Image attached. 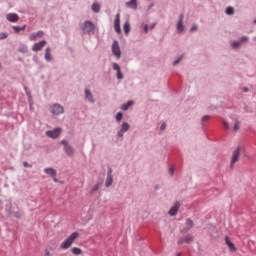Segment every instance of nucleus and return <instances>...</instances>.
Here are the masks:
<instances>
[{
	"instance_id": "864d4df0",
	"label": "nucleus",
	"mask_w": 256,
	"mask_h": 256,
	"mask_svg": "<svg viewBox=\"0 0 256 256\" xmlns=\"http://www.w3.org/2000/svg\"><path fill=\"white\" fill-rule=\"evenodd\" d=\"M154 27H155V24H152V25H151V29H154Z\"/></svg>"
},
{
	"instance_id": "5fc2aeb1",
	"label": "nucleus",
	"mask_w": 256,
	"mask_h": 256,
	"mask_svg": "<svg viewBox=\"0 0 256 256\" xmlns=\"http://www.w3.org/2000/svg\"><path fill=\"white\" fill-rule=\"evenodd\" d=\"M178 256H181V254H178Z\"/></svg>"
},
{
	"instance_id": "49530a36",
	"label": "nucleus",
	"mask_w": 256,
	"mask_h": 256,
	"mask_svg": "<svg viewBox=\"0 0 256 256\" xmlns=\"http://www.w3.org/2000/svg\"><path fill=\"white\" fill-rule=\"evenodd\" d=\"M123 133H125V132H123V130H120V131L118 132V137H123Z\"/></svg>"
},
{
	"instance_id": "c756f323",
	"label": "nucleus",
	"mask_w": 256,
	"mask_h": 256,
	"mask_svg": "<svg viewBox=\"0 0 256 256\" xmlns=\"http://www.w3.org/2000/svg\"><path fill=\"white\" fill-rule=\"evenodd\" d=\"M13 29L14 31H16V33H19V31H25V26H23L22 28L19 26H14Z\"/></svg>"
},
{
	"instance_id": "79ce46f5",
	"label": "nucleus",
	"mask_w": 256,
	"mask_h": 256,
	"mask_svg": "<svg viewBox=\"0 0 256 256\" xmlns=\"http://www.w3.org/2000/svg\"><path fill=\"white\" fill-rule=\"evenodd\" d=\"M45 256H51V252L49 251V249H45Z\"/></svg>"
},
{
	"instance_id": "c9c22d12",
	"label": "nucleus",
	"mask_w": 256,
	"mask_h": 256,
	"mask_svg": "<svg viewBox=\"0 0 256 256\" xmlns=\"http://www.w3.org/2000/svg\"><path fill=\"white\" fill-rule=\"evenodd\" d=\"M8 34L7 33H0V41H3V39H7Z\"/></svg>"
},
{
	"instance_id": "3c124183",
	"label": "nucleus",
	"mask_w": 256,
	"mask_h": 256,
	"mask_svg": "<svg viewBox=\"0 0 256 256\" xmlns=\"http://www.w3.org/2000/svg\"><path fill=\"white\" fill-rule=\"evenodd\" d=\"M244 92L248 93L249 92V88H244Z\"/></svg>"
},
{
	"instance_id": "ddd939ff",
	"label": "nucleus",
	"mask_w": 256,
	"mask_h": 256,
	"mask_svg": "<svg viewBox=\"0 0 256 256\" xmlns=\"http://www.w3.org/2000/svg\"><path fill=\"white\" fill-rule=\"evenodd\" d=\"M193 227V220L187 219L186 220V228L182 229V233H187L191 231V228Z\"/></svg>"
},
{
	"instance_id": "6ab92c4d",
	"label": "nucleus",
	"mask_w": 256,
	"mask_h": 256,
	"mask_svg": "<svg viewBox=\"0 0 256 256\" xmlns=\"http://www.w3.org/2000/svg\"><path fill=\"white\" fill-rule=\"evenodd\" d=\"M177 31L178 33H183V31H185V26L183 25V22H181V20L177 23Z\"/></svg>"
},
{
	"instance_id": "09e8293b",
	"label": "nucleus",
	"mask_w": 256,
	"mask_h": 256,
	"mask_svg": "<svg viewBox=\"0 0 256 256\" xmlns=\"http://www.w3.org/2000/svg\"><path fill=\"white\" fill-rule=\"evenodd\" d=\"M23 165H24V167H31V165H29V163H27V162H23Z\"/></svg>"
},
{
	"instance_id": "2f4dec72",
	"label": "nucleus",
	"mask_w": 256,
	"mask_h": 256,
	"mask_svg": "<svg viewBox=\"0 0 256 256\" xmlns=\"http://www.w3.org/2000/svg\"><path fill=\"white\" fill-rule=\"evenodd\" d=\"M231 46H232L234 49H237V47H241V42H240V41H238V42H233V43L231 44Z\"/></svg>"
},
{
	"instance_id": "603ef678",
	"label": "nucleus",
	"mask_w": 256,
	"mask_h": 256,
	"mask_svg": "<svg viewBox=\"0 0 256 256\" xmlns=\"http://www.w3.org/2000/svg\"><path fill=\"white\" fill-rule=\"evenodd\" d=\"M53 178V181H55V183H57V177H52Z\"/></svg>"
},
{
	"instance_id": "4c0bfd02",
	"label": "nucleus",
	"mask_w": 256,
	"mask_h": 256,
	"mask_svg": "<svg viewBox=\"0 0 256 256\" xmlns=\"http://www.w3.org/2000/svg\"><path fill=\"white\" fill-rule=\"evenodd\" d=\"M43 35H44L43 31H38V32L36 33V37H37L38 39H40V37H43Z\"/></svg>"
},
{
	"instance_id": "423d86ee",
	"label": "nucleus",
	"mask_w": 256,
	"mask_h": 256,
	"mask_svg": "<svg viewBox=\"0 0 256 256\" xmlns=\"http://www.w3.org/2000/svg\"><path fill=\"white\" fill-rule=\"evenodd\" d=\"M47 137H50V139H57L59 135H61V128H56L54 130H48L46 132Z\"/></svg>"
},
{
	"instance_id": "a878e982",
	"label": "nucleus",
	"mask_w": 256,
	"mask_h": 256,
	"mask_svg": "<svg viewBox=\"0 0 256 256\" xmlns=\"http://www.w3.org/2000/svg\"><path fill=\"white\" fill-rule=\"evenodd\" d=\"M99 187H100V184H97V185L93 186L90 190V195H93L94 193H97V191H99Z\"/></svg>"
},
{
	"instance_id": "9d476101",
	"label": "nucleus",
	"mask_w": 256,
	"mask_h": 256,
	"mask_svg": "<svg viewBox=\"0 0 256 256\" xmlns=\"http://www.w3.org/2000/svg\"><path fill=\"white\" fill-rule=\"evenodd\" d=\"M6 19L10 21V23H17L19 21V15L15 13L7 14Z\"/></svg>"
},
{
	"instance_id": "2eb2a0df",
	"label": "nucleus",
	"mask_w": 256,
	"mask_h": 256,
	"mask_svg": "<svg viewBox=\"0 0 256 256\" xmlns=\"http://www.w3.org/2000/svg\"><path fill=\"white\" fill-rule=\"evenodd\" d=\"M85 99H87V101H90V103L95 102V99L93 98V94L91 93V91L89 89L85 90Z\"/></svg>"
},
{
	"instance_id": "72a5a7b5",
	"label": "nucleus",
	"mask_w": 256,
	"mask_h": 256,
	"mask_svg": "<svg viewBox=\"0 0 256 256\" xmlns=\"http://www.w3.org/2000/svg\"><path fill=\"white\" fill-rule=\"evenodd\" d=\"M121 119H123V113L118 112V113L116 114V121H121Z\"/></svg>"
},
{
	"instance_id": "dca6fc26",
	"label": "nucleus",
	"mask_w": 256,
	"mask_h": 256,
	"mask_svg": "<svg viewBox=\"0 0 256 256\" xmlns=\"http://www.w3.org/2000/svg\"><path fill=\"white\" fill-rule=\"evenodd\" d=\"M105 185L106 187H111V185H113V175H111V171L108 172Z\"/></svg>"
},
{
	"instance_id": "e433bc0d",
	"label": "nucleus",
	"mask_w": 256,
	"mask_h": 256,
	"mask_svg": "<svg viewBox=\"0 0 256 256\" xmlns=\"http://www.w3.org/2000/svg\"><path fill=\"white\" fill-rule=\"evenodd\" d=\"M181 59H183V55L180 56L177 60H175V61L173 62V65H178V63L181 62Z\"/></svg>"
},
{
	"instance_id": "0eeeda50",
	"label": "nucleus",
	"mask_w": 256,
	"mask_h": 256,
	"mask_svg": "<svg viewBox=\"0 0 256 256\" xmlns=\"http://www.w3.org/2000/svg\"><path fill=\"white\" fill-rule=\"evenodd\" d=\"M45 45H47V41H45V40L35 43L32 47V51L37 53V51H41V49H43V47H45Z\"/></svg>"
},
{
	"instance_id": "393cba45",
	"label": "nucleus",
	"mask_w": 256,
	"mask_h": 256,
	"mask_svg": "<svg viewBox=\"0 0 256 256\" xmlns=\"http://www.w3.org/2000/svg\"><path fill=\"white\" fill-rule=\"evenodd\" d=\"M129 31H131V25L129 24V22H126L124 24V33L129 34Z\"/></svg>"
},
{
	"instance_id": "de8ad7c7",
	"label": "nucleus",
	"mask_w": 256,
	"mask_h": 256,
	"mask_svg": "<svg viewBox=\"0 0 256 256\" xmlns=\"http://www.w3.org/2000/svg\"><path fill=\"white\" fill-rule=\"evenodd\" d=\"M224 129H229V124L227 122H224Z\"/></svg>"
},
{
	"instance_id": "cd10ccee",
	"label": "nucleus",
	"mask_w": 256,
	"mask_h": 256,
	"mask_svg": "<svg viewBox=\"0 0 256 256\" xmlns=\"http://www.w3.org/2000/svg\"><path fill=\"white\" fill-rule=\"evenodd\" d=\"M233 13H235V10L233 9V7L226 8V15H233Z\"/></svg>"
},
{
	"instance_id": "4468645a",
	"label": "nucleus",
	"mask_w": 256,
	"mask_h": 256,
	"mask_svg": "<svg viewBox=\"0 0 256 256\" xmlns=\"http://www.w3.org/2000/svg\"><path fill=\"white\" fill-rule=\"evenodd\" d=\"M113 69H114V71H117V79H122L123 74L121 73V67L119 66V64L114 63L113 64Z\"/></svg>"
},
{
	"instance_id": "c03bdc74",
	"label": "nucleus",
	"mask_w": 256,
	"mask_h": 256,
	"mask_svg": "<svg viewBox=\"0 0 256 256\" xmlns=\"http://www.w3.org/2000/svg\"><path fill=\"white\" fill-rule=\"evenodd\" d=\"M208 119H210L209 116H204V117L202 118L203 123H205V121H208Z\"/></svg>"
},
{
	"instance_id": "a19ab883",
	"label": "nucleus",
	"mask_w": 256,
	"mask_h": 256,
	"mask_svg": "<svg viewBox=\"0 0 256 256\" xmlns=\"http://www.w3.org/2000/svg\"><path fill=\"white\" fill-rule=\"evenodd\" d=\"M166 127H167V124L162 123L161 126H160V129H161L162 131H164V129H166Z\"/></svg>"
},
{
	"instance_id": "1a4fd4ad",
	"label": "nucleus",
	"mask_w": 256,
	"mask_h": 256,
	"mask_svg": "<svg viewBox=\"0 0 256 256\" xmlns=\"http://www.w3.org/2000/svg\"><path fill=\"white\" fill-rule=\"evenodd\" d=\"M180 206L181 204H179V202H176L174 206L169 210V215H171V217H175V215H177L179 211Z\"/></svg>"
},
{
	"instance_id": "f257e3e1",
	"label": "nucleus",
	"mask_w": 256,
	"mask_h": 256,
	"mask_svg": "<svg viewBox=\"0 0 256 256\" xmlns=\"http://www.w3.org/2000/svg\"><path fill=\"white\" fill-rule=\"evenodd\" d=\"M79 237V233L73 232L64 242L61 244V249H69L75 243V240Z\"/></svg>"
},
{
	"instance_id": "bb28decb",
	"label": "nucleus",
	"mask_w": 256,
	"mask_h": 256,
	"mask_svg": "<svg viewBox=\"0 0 256 256\" xmlns=\"http://www.w3.org/2000/svg\"><path fill=\"white\" fill-rule=\"evenodd\" d=\"M114 25H121V14L116 15Z\"/></svg>"
},
{
	"instance_id": "c85d7f7f",
	"label": "nucleus",
	"mask_w": 256,
	"mask_h": 256,
	"mask_svg": "<svg viewBox=\"0 0 256 256\" xmlns=\"http://www.w3.org/2000/svg\"><path fill=\"white\" fill-rule=\"evenodd\" d=\"M239 125H241V123L239 122V120H235V122H234V127H233V131H239Z\"/></svg>"
},
{
	"instance_id": "39448f33",
	"label": "nucleus",
	"mask_w": 256,
	"mask_h": 256,
	"mask_svg": "<svg viewBox=\"0 0 256 256\" xmlns=\"http://www.w3.org/2000/svg\"><path fill=\"white\" fill-rule=\"evenodd\" d=\"M61 144L64 145V151L69 155L70 157H73L75 155V149L73 147L69 146L66 140H62Z\"/></svg>"
},
{
	"instance_id": "b1692460",
	"label": "nucleus",
	"mask_w": 256,
	"mask_h": 256,
	"mask_svg": "<svg viewBox=\"0 0 256 256\" xmlns=\"http://www.w3.org/2000/svg\"><path fill=\"white\" fill-rule=\"evenodd\" d=\"M72 253H73V255H81V253H83V250H81L80 248H77V247H73Z\"/></svg>"
},
{
	"instance_id": "412c9836",
	"label": "nucleus",
	"mask_w": 256,
	"mask_h": 256,
	"mask_svg": "<svg viewBox=\"0 0 256 256\" xmlns=\"http://www.w3.org/2000/svg\"><path fill=\"white\" fill-rule=\"evenodd\" d=\"M131 105H133V101H128L126 104H123L121 106V110L122 111H127L129 109V107H131Z\"/></svg>"
},
{
	"instance_id": "f8f14e48",
	"label": "nucleus",
	"mask_w": 256,
	"mask_h": 256,
	"mask_svg": "<svg viewBox=\"0 0 256 256\" xmlns=\"http://www.w3.org/2000/svg\"><path fill=\"white\" fill-rule=\"evenodd\" d=\"M193 241V236L187 235L185 238H180L178 240V245H182V243H192Z\"/></svg>"
},
{
	"instance_id": "20e7f679",
	"label": "nucleus",
	"mask_w": 256,
	"mask_h": 256,
	"mask_svg": "<svg viewBox=\"0 0 256 256\" xmlns=\"http://www.w3.org/2000/svg\"><path fill=\"white\" fill-rule=\"evenodd\" d=\"M239 155H241V147H238L236 150H234L231 158L230 167L233 169L234 165L239 161Z\"/></svg>"
},
{
	"instance_id": "a211bd4d",
	"label": "nucleus",
	"mask_w": 256,
	"mask_h": 256,
	"mask_svg": "<svg viewBox=\"0 0 256 256\" xmlns=\"http://www.w3.org/2000/svg\"><path fill=\"white\" fill-rule=\"evenodd\" d=\"M126 5L130 7V9H137V0H130Z\"/></svg>"
},
{
	"instance_id": "37998d69",
	"label": "nucleus",
	"mask_w": 256,
	"mask_h": 256,
	"mask_svg": "<svg viewBox=\"0 0 256 256\" xmlns=\"http://www.w3.org/2000/svg\"><path fill=\"white\" fill-rule=\"evenodd\" d=\"M144 31L147 33L149 31V26L147 24L144 25Z\"/></svg>"
},
{
	"instance_id": "8fccbe9b",
	"label": "nucleus",
	"mask_w": 256,
	"mask_h": 256,
	"mask_svg": "<svg viewBox=\"0 0 256 256\" xmlns=\"http://www.w3.org/2000/svg\"><path fill=\"white\" fill-rule=\"evenodd\" d=\"M178 21H181V23H183V14L180 15V18Z\"/></svg>"
},
{
	"instance_id": "58836bf2",
	"label": "nucleus",
	"mask_w": 256,
	"mask_h": 256,
	"mask_svg": "<svg viewBox=\"0 0 256 256\" xmlns=\"http://www.w3.org/2000/svg\"><path fill=\"white\" fill-rule=\"evenodd\" d=\"M20 53H27V46H23L19 49Z\"/></svg>"
},
{
	"instance_id": "a18cd8bd",
	"label": "nucleus",
	"mask_w": 256,
	"mask_h": 256,
	"mask_svg": "<svg viewBox=\"0 0 256 256\" xmlns=\"http://www.w3.org/2000/svg\"><path fill=\"white\" fill-rule=\"evenodd\" d=\"M174 172H175V169H174L173 167H171V168L169 169V174H170V175H173Z\"/></svg>"
},
{
	"instance_id": "5701e85b",
	"label": "nucleus",
	"mask_w": 256,
	"mask_h": 256,
	"mask_svg": "<svg viewBox=\"0 0 256 256\" xmlns=\"http://www.w3.org/2000/svg\"><path fill=\"white\" fill-rule=\"evenodd\" d=\"M120 130L124 133L129 131V124L127 122H123Z\"/></svg>"
},
{
	"instance_id": "9b49d317",
	"label": "nucleus",
	"mask_w": 256,
	"mask_h": 256,
	"mask_svg": "<svg viewBox=\"0 0 256 256\" xmlns=\"http://www.w3.org/2000/svg\"><path fill=\"white\" fill-rule=\"evenodd\" d=\"M44 172L46 175H49V177H57V170L54 168H45Z\"/></svg>"
},
{
	"instance_id": "f03ea898",
	"label": "nucleus",
	"mask_w": 256,
	"mask_h": 256,
	"mask_svg": "<svg viewBox=\"0 0 256 256\" xmlns=\"http://www.w3.org/2000/svg\"><path fill=\"white\" fill-rule=\"evenodd\" d=\"M82 31L83 33H87L88 35H91V33H95V25L91 21H86L84 22Z\"/></svg>"
},
{
	"instance_id": "473e14b6",
	"label": "nucleus",
	"mask_w": 256,
	"mask_h": 256,
	"mask_svg": "<svg viewBox=\"0 0 256 256\" xmlns=\"http://www.w3.org/2000/svg\"><path fill=\"white\" fill-rule=\"evenodd\" d=\"M29 39L30 41H36L38 38H37V34L36 33H33L29 36Z\"/></svg>"
},
{
	"instance_id": "f3484780",
	"label": "nucleus",
	"mask_w": 256,
	"mask_h": 256,
	"mask_svg": "<svg viewBox=\"0 0 256 256\" xmlns=\"http://www.w3.org/2000/svg\"><path fill=\"white\" fill-rule=\"evenodd\" d=\"M225 242H226V245L229 247V249H231V251H236L235 244H233V242H231L229 237L225 238Z\"/></svg>"
},
{
	"instance_id": "ea45409f",
	"label": "nucleus",
	"mask_w": 256,
	"mask_h": 256,
	"mask_svg": "<svg viewBox=\"0 0 256 256\" xmlns=\"http://www.w3.org/2000/svg\"><path fill=\"white\" fill-rule=\"evenodd\" d=\"M198 26L197 25H193L190 29V32L193 33V31H197Z\"/></svg>"
},
{
	"instance_id": "4be33fe9",
	"label": "nucleus",
	"mask_w": 256,
	"mask_h": 256,
	"mask_svg": "<svg viewBox=\"0 0 256 256\" xmlns=\"http://www.w3.org/2000/svg\"><path fill=\"white\" fill-rule=\"evenodd\" d=\"M45 59H46V61H51V48H46Z\"/></svg>"
},
{
	"instance_id": "7ed1b4c3",
	"label": "nucleus",
	"mask_w": 256,
	"mask_h": 256,
	"mask_svg": "<svg viewBox=\"0 0 256 256\" xmlns=\"http://www.w3.org/2000/svg\"><path fill=\"white\" fill-rule=\"evenodd\" d=\"M112 53L116 59H121V48L119 47V42L117 40L112 44Z\"/></svg>"
},
{
	"instance_id": "f704fd0d",
	"label": "nucleus",
	"mask_w": 256,
	"mask_h": 256,
	"mask_svg": "<svg viewBox=\"0 0 256 256\" xmlns=\"http://www.w3.org/2000/svg\"><path fill=\"white\" fill-rule=\"evenodd\" d=\"M114 29L116 33L120 34L121 33V25H114Z\"/></svg>"
},
{
	"instance_id": "6e6552de",
	"label": "nucleus",
	"mask_w": 256,
	"mask_h": 256,
	"mask_svg": "<svg viewBox=\"0 0 256 256\" xmlns=\"http://www.w3.org/2000/svg\"><path fill=\"white\" fill-rule=\"evenodd\" d=\"M51 113H53V115H61V113H63V108L59 104H54L51 107Z\"/></svg>"
},
{
	"instance_id": "aec40b11",
	"label": "nucleus",
	"mask_w": 256,
	"mask_h": 256,
	"mask_svg": "<svg viewBox=\"0 0 256 256\" xmlns=\"http://www.w3.org/2000/svg\"><path fill=\"white\" fill-rule=\"evenodd\" d=\"M92 11H94V13H99V11H101V5H99V3H93Z\"/></svg>"
},
{
	"instance_id": "7c9ffc66",
	"label": "nucleus",
	"mask_w": 256,
	"mask_h": 256,
	"mask_svg": "<svg viewBox=\"0 0 256 256\" xmlns=\"http://www.w3.org/2000/svg\"><path fill=\"white\" fill-rule=\"evenodd\" d=\"M247 41H249V38H248L247 36H243V37H241L240 40H239L240 44H241V43H247Z\"/></svg>"
}]
</instances>
